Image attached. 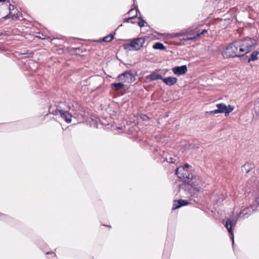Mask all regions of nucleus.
<instances>
[{
    "instance_id": "1",
    "label": "nucleus",
    "mask_w": 259,
    "mask_h": 259,
    "mask_svg": "<svg viewBox=\"0 0 259 259\" xmlns=\"http://www.w3.org/2000/svg\"><path fill=\"white\" fill-rule=\"evenodd\" d=\"M257 45L255 39L245 37L235 40L230 44L222 52L224 59L230 58H242L248 53L253 50Z\"/></svg>"
},
{
    "instance_id": "2",
    "label": "nucleus",
    "mask_w": 259,
    "mask_h": 259,
    "mask_svg": "<svg viewBox=\"0 0 259 259\" xmlns=\"http://www.w3.org/2000/svg\"><path fill=\"white\" fill-rule=\"evenodd\" d=\"M199 182L200 180L190 183H183L179 186V191L186 197L189 198L190 200L197 202L200 191Z\"/></svg>"
},
{
    "instance_id": "3",
    "label": "nucleus",
    "mask_w": 259,
    "mask_h": 259,
    "mask_svg": "<svg viewBox=\"0 0 259 259\" xmlns=\"http://www.w3.org/2000/svg\"><path fill=\"white\" fill-rule=\"evenodd\" d=\"M175 174L181 179L183 183H190L191 182L199 180L200 178L194 170L191 169L189 164L186 163L184 166L177 168Z\"/></svg>"
},
{
    "instance_id": "4",
    "label": "nucleus",
    "mask_w": 259,
    "mask_h": 259,
    "mask_svg": "<svg viewBox=\"0 0 259 259\" xmlns=\"http://www.w3.org/2000/svg\"><path fill=\"white\" fill-rule=\"evenodd\" d=\"M253 211V209L251 206L246 207L240 211V213L238 215V217L235 220H232L229 218H227L226 219L225 227L227 229L231 236L230 238L232 241L233 245L234 244L233 228L235 227L237 224L238 218H240L244 219L247 218L249 215L251 214Z\"/></svg>"
},
{
    "instance_id": "5",
    "label": "nucleus",
    "mask_w": 259,
    "mask_h": 259,
    "mask_svg": "<svg viewBox=\"0 0 259 259\" xmlns=\"http://www.w3.org/2000/svg\"><path fill=\"white\" fill-rule=\"evenodd\" d=\"M145 42L144 37H137L132 39L129 43L124 44L123 47L127 51H138L143 47Z\"/></svg>"
},
{
    "instance_id": "6",
    "label": "nucleus",
    "mask_w": 259,
    "mask_h": 259,
    "mask_svg": "<svg viewBox=\"0 0 259 259\" xmlns=\"http://www.w3.org/2000/svg\"><path fill=\"white\" fill-rule=\"evenodd\" d=\"M56 109L52 110V107H50L49 109V111L50 114L57 116L59 112H65V111H69L72 108L73 105H70L65 101H60L56 104Z\"/></svg>"
},
{
    "instance_id": "7",
    "label": "nucleus",
    "mask_w": 259,
    "mask_h": 259,
    "mask_svg": "<svg viewBox=\"0 0 259 259\" xmlns=\"http://www.w3.org/2000/svg\"><path fill=\"white\" fill-rule=\"evenodd\" d=\"M119 80L122 81V82H132L135 81V77L133 73L129 71H125L117 76Z\"/></svg>"
},
{
    "instance_id": "8",
    "label": "nucleus",
    "mask_w": 259,
    "mask_h": 259,
    "mask_svg": "<svg viewBox=\"0 0 259 259\" xmlns=\"http://www.w3.org/2000/svg\"><path fill=\"white\" fill-rule=\"evenodd\" d=\"M216 106L219 108L221 113H225L226 116L229 115L234 108V106L230 105L227 106L224 103L217 104Z\"/></svg>"
},
{
    "instance_id": "9",
    "label": "nucleus",
    "mask_w": 259,
    "mask_h": 259,
    "mask_svg": "<svg viewBox=\"0 0 259 259\" xmlns=\"http://www.w3.org/2000/svg\"><path fill=\"white\" fill-rule=\"evenodd\" d=\"M175 74L182 75L186 73L188 71L187 66L186 65L176 66L172 69Z\"/></svg>"
},
{
    "instance_id": "10",
    "label": "nucleus",
    "mask_w": 259,
    "mask_h": 259,
    "mask_svg": "<svg viewBox=\"0 0 259 259\" xmlns=\"http://www.w3.org/2000/svg\"><path fill=\"white\" fill-rule=\"evenodd\" d=\"M69 111H65V112H59L57 115H59L62 119L64 120V121L69 123L71 122V119L72 117V115L70 113Z\"/></svg>"
},
{
    "instance_id": "11",
    "label": "nucleus",
    "mask_w": 259,
    "mask_h": 259,
    "mask_svg": "<svg viewBox=\"0 0 259 259\" xmlns=\"http://www.w3.org/2000/svg\"><path fill=\"white\" fill-rule=\"evenodd\" d=\"M189 203V202L186 200L179 199L178 200H174L172 204V210L179 208L182 206H186Z\"/></svg>"
},
{
    "instance_id": "12",
    "label": "nucleus",
    "mask_w": 259,
    "mask_h": 259,
    "mask_svg": "<svg viewBox=\"0 0 259 259\" xmlns=\"http://www.w3.org/2000/svg\"><path fill=\"white\" fill-rule=\"evenodd\" d=\"M145 78L148 81H151L157 79L162 80L163 78L161 75L158 74L154 71L152 72L150 74L147 75Z\"/></svg>"
},
{
    "instance_id": "13",
    "label": "nucleus",
    "mask_w": 259,
    "mask_h": 259,
    "mask_svg": "<svg viewBox=\"0 0 259 259\" xmlns=\"http://www.w3.org/2000/svg\"><path fill=\"white\" fill-rule=\"evenodd\" d=\"M162 80L167 85L172 86L177 83L178 79L175 77L170 76L165 78L163 77Z\"/></svg>"
},
{
    "instance_id": "14",
    "label": "nucleus",
    "mask_w": 259,
    "mask_h": 259,
    "mask_svg": "<svg viewBox=\"0 0 259 259\" xmlns=\"http://www.w3.org/2000/svg\"><path fill=\"white\" fill-rule=\"evenodd\" d=\"M124 87V84L122 82H114L110 84L111 89L114 91H118L122 89Z\"/></svg>"
},
{
    "instance_id": "15",
    "label": "nucleus",
    "mask_w": 259,
    "mask_h": 259,
    "mask_svg": "<svg viewBox=\"0 0 259 259\" xmlns=\"http://www.w3.org/2000/svg\"><path fill=\"white\" fill-rule=\"evenodd\" d=\"M254 165L250 163H246L242 166V171L245 173H248L253 168Z\"/></svg>"
},
{
    "instance_id": "16",
    "label": "nucleus",
    "mask_w": 259,
    "mask_h": 259,
    "mask_svg": "<svg viewBox=\"0 0 259 259\" xmlns=\"http://www.w3.org/2000/svg\"><path fill=\"white\" fill-rule=\"evenodd\" d=\"M259 54V52L257 51H253L250 55L249 58H247V62L249 63L251 61H254L257 60V56Z\"/></svg>"
},
{
    "instance_id": "17",
    "label": "nucleus",
    "mask_w": 259,
    "mask_h": 259,
    "mask_svg": "<svg viewBox=\"0 0 259 259\" xmlns=\"http://www.w3.org/2000/svg\"><path fill=\"white\" fill-rule=\"evenodd\" d=\"M164 160L168 163L175 164L179 161V158L176 155H174L173 157L169 156L168 157H166Z\"/></svg>"
},
{
    "instance_id": "18",
    "label": "nucleus",
    "mask_w": 259,
    "mask_h": 259,
    "mask_svg": "<svg viewBox=\"0 0 259 259\" xmlns=\"http://www.w3.org/2000/svg\"><path fill=\"white\" fill-rule=\"evenodd\" d=\"M135 9L136 10V15L134 16L131 17L129 18H126L123 20V23H130V20L134 19L136 18H137L138 13H139L140 15V12L138 8L137 5L135 6Z\"/></svg>"
},
{
    "instance_id": "19",
    "label": "nucleus",
    "mask_w": 259,
    "mask_h": 259,
    "mask_svg": "<svg viewBox=\"0 0 259 259\" xmlns=\"http://www.w3.org/2000/svg\"><path fill=\"white\" fill-rule=\"evenodd\" d=\"M28 64L29 66L30 70L33 71H35L38 67V63L36 62H34L32 60H30L28 62Z\"/></svg>"
},
{
    "instance_id": "20",
    "label": "nucleus",
    "mask_w": 259,
    "mask_h": 259,
    "mask_svg": "<svg viewBox=\"0 0 259 259\" xmlns=\"http://www.w3.org/2000/svg\"><path fill=\"white\" fill-rule=\"evenodd\" d=\"M153 48L155 50H164L166 48L164 45L160 42H155L153 46Z\"/></svg>"
},
{
    "instance_id": "21",
    "label": "nucleus",
    "mask_w": 259,
    "mask_h": 259,
    "mask_svg": "<svg viewBox=\"0 0 259 259\" xmlns=\"http://www.w3.org/2000/svg\"><path fill=\"white\" fill-rule=\"evenodd\" d=\"M9 18H11L12 20H16L18 18V15L16 12L14 14H12L11 12H9V13L8 15L2 18L3 19H7Z\"/></svg>"
},
{
    "instance_id": "22",
    "label": "nucleus",
    "mask_w": 259,
    "mask_h": 259,
    "mask_svg": "<svg viewBox=\"0 0 259 259\" xmlns=\"http://www.w3.org/2000/svg\"><path fill=\"white\" fill-rule=\"evenodd\" d=\"M115 33H110L109 35H108L104 37H103L102 40L105 42H110L113 38Z\"/></svg>"
},
{
    "instance_id": "23",
    "label": "nucleus",
    "mask_w": 259,
    "mask_h": 259,
    "mask_svg": "<svg viewBox=\"0 0 259 259\" xmlns=\"http://www.w3.org/2000/svg\"><path fill=\"white\" fill-rule=\"evenodd\" d=\"M140 21L138 22V25L140 27H143L145 26V24L146 23V21L144 20L141 17H138Z\"/></svg>"
},
{
    "instance_id": "24",
    "label": "nucleus",
    "mask_w": 259,
    "mask_h": 259,
    "mask_svg": "<svg viewBox=\"0 0 259 259\" xmlns=\"http://www.w3.org/2000/svg\"><path fill=\"white\" fill-rule=\"evenodd\" d=\"M195 39H196V37H195V35H194L193 36H191V37L186 36L185 37H184L182 39V40H184V41H188V40H194Z\"/></svg>"
},
{
    "instance_id": "25",
    "label": "nucleus",
    "mask_w": 259,
    "mask_h": 259,
    "mask_svg": "<svg viewBox=\"0 0 259 259\" xmlns=\"http://www.w3.org/2000/svg\"><path fill=\"white\" fill-rule=\"evenodd\" d=\"M208 113H209V114L210 115H214L215 114H218V113H220V110H219V108H218V109H215L214 110H212V111H210L209 112H208Z\"/></svg>"
},
{
    "instance_id": "26",
    "label": "nucleus",
    "mask_w": 259,
    "mask_h": 259,
    "mask_svg": "<svg viewBox=\"0 0 259 259\" xmlns=\"http://www.w3.org/2000/svg\"><path fill=\"white\" fill-rule=\"evenodd\" d=\"M207 32V30L206 29H203L202 30V31L200 33H198L195 35L196 38L200 35H204L205 33Z\"/></svg>"
},
{
    "instance_id": "27",
    "label": "nucleus",
    "mask_w": 259,
    "mask_h": 259,
    "mask_svg": "<svg viewBox=\"0 0 259 259\" xmlns=\"http://www.w3.org/2000/svg\"><path fill=\"white\" fill-rule=\"evenodd\" d=\"M140 117L144 121H147L149 119V117L147 115L144 114H141L140 115Z\"/></svg>"
},
{
    "instance_id": "28",
    "label": "nucleus",
    "mask_w": 259,
    "mask_h": 259,
    "mask_svg": "<svg viewBox=\"0 0 259 259\" xmlns=\"http://www.w3.org/2000/svg\"><path fill=\"white\" fill-rule=\"evenodd\" d=\"M183 34H184L182 33L178 32V33H176L175 34V37H179V36L183 35Z\"/></svg>"
},
{
    "instance_id": "29",
    "label": "nucleus",
    "mask_w": 259,
    "mask_h": 259,
    "mask_svg": "<svg viewBox=\"0 0 259 259\" xmlns=\"http://www.w3.org/2000/svg\"><path fill=\"white\" fill-rule=\"evenodd\" d=\"M14 9V6L12 5H10L9 6V11L11 12Z\"/></svg>"
},
{
    "instance_id": "30",
    "label": "nucleus",
    "mask_w": 259,
    "mask_h": 259,
    "mask_svg": "<svg viewBox=\"0 0 259 259\" xmlns=\"http://www.w3.org/2000/svg\"><path fill=\"white\" fill-rule=\"evenodd\" d=\"M255 203L257 205V207H259V196L255 199Z\"/></svg>"
},
{
    "instance_id": "31",
    "label": "nucleus",
    "mask_w": 259,
    "mask_h": 259,
    "mask_svg": "<svg viewBox=\"0 0 259 259\" xmlns=\"http://www.w3.org/2000/svg\"><path fill=\"white\" fill-rule=\"evenodd\" d=\"M133 10H134L133 9H131V10L129 11V12H128V14H129V13H130L132 11H133Z\"/></svg>"
},
{
    "instance_id": "32",
    "label": "nucleus",
    "mask_w": 259,
    "mask_h": 259,
    "mask_svg": "<svg viewBox=\"0 0 259 259\" xmlns=\"http://www.w3.org/2000/svg\"><path fill=\"white\" fill-rule=\"evenodd\" d=\"M130 23L134 24L135 22H134V20H130Z\"/></svg>"
},
{
    "instance_id": "33",
    "label": "nucleus",
    "mask_w": 259,
    "mask_h": 259,
    "mask_svg": "<svg viewBox=\"0 0 259 259\" xmlns=\"http://www.w3.org/2000/svg\"><path fill=\"white\" fill-rule=\"evenodd\" d=\"M5 1H6V0H0V3H1V2H5Z\"/></svg>"
},
{
    "instance_id": "34",
    "label": "nucleus",
    "mask_w": 259,
    "mask_h": 259,
    "mask_svg": "<svg viewBox=\"0 0 259 259\" xmlns=\"http://www.w3.org/2000/svg\"><path fill=\"white\" fill-rule=\"evenodd\" d=\"M133 1H134V5H135V1H136V0H133Z\"/></svg>"
},
{
    "instance_id": "35",
    "label": "nucleus",
    "mask_w": 259,
    "mask_h": 259,
    "mask_svg": "<svg viewBox=\"0 0 259 259\" xmlns=\"http://www.w3.org/2000/svg\"><path fill=\"white\" fill-rule=\"evenodd\" d=\"M50 253H50V252H47V254H50Z\"/></svg>"
}]
</instances>
